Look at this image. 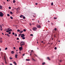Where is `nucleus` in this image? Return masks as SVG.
<instances>
[{
    "mask_svg": "<svg viewBox=\"0 0 65 65\" xmlns=\"http://www.w3.org/2000/svg\"><path fill=\"white\" fill-rule=\"evenodd\" d=\"M25 45V42H24L22 41L20 43V45L21 46H22L23 45Z\"/></svg>",
    "mask_w": 65,
    "mask_h": 65,
    "instance_id": "obj_1",
    "label": "nucleus"
},
{
    "mask_svg": "<svg viewBox=\"0 0 65 65\" xmlns=\"http://www.w3.org/2000/svg\"><path fill=\"white\" fill-rule=\"evenodd\" d=\"M4 15V14L2 12H0V17H2L3 15Z\"/></svg>",
    "mask_w": 65,
    "mask_h": 65,
    "instance_id": "obj_2",
    "label": "nucleus"
},
{
    "mask_svg": "<svg viewBox=\"0 0 65 65\" xmlns=\"http://www.w3.org/2000/svg\"><path fill=\"white\" fill-rule=\"evenodd\" d=\"M37 27L38 28H41V26L38 24L37 25Z\"/></svg>",
    "mask_w": 65,
    "mask_h": 65,
    "instance_id": "obj_3",
    "label": "nucleus"
},
{
    "mask_svg": "<svg viewBox=\"0 0 65 65\" xmlns=\"http://www.w3.org/2000/svg\"><path fill=\"white\" fill-rule=\"evenodd\" d=\"M37 29V28L36 27H34L32 28V30H33L34 31H36Z\"/></svg>",
    "mask_w": 65,
    "mask_h": 65,
    "instance_id": "obj_4",
    "label": "nucleus"
},
{
    "mask_svg": "<svg viewBox=\"0 0 65 65\" xmlns=\"http://www.w3.org/2000/svg\"><path fill=\"white\" fill-rule=\"evenodd\" d=\"M21 37H25V35L24 34H22L21 35Z\"/></svg>",
    "mask_w": 65,
    "mask_h": 65,
    "instance_id": "obj_5",
    "label": "nucleus"
},
{
    "mask_svg": "<svg viewBox=\"0 0 65 65\" xmlns=\"http://www.w3.org/2000/svg\"><path fill=\"white\" fill-rule=\"evenodd\" d=\"M19 49L20 51H22V50H23V47H22V46H21V47H19Z\"/></svg>",
    "mask_w": 65,
    "mask_h": 65,
    "instance_id": "obj_6",
    "label": "nucleus"
},
{
    "mask_svg": "<svg viewBox=\"0 0 65 65\" xmlns=\"http://www.w3.org/2000/svg\"><path fill=\"white\" fill-rule=\"evenodd\" d=\"M11 53L12 54H14V52L13 51H12L11 52Z\"/></svg>",
    "mask_w": 65,
    "mask_h": 65,
    "instance_id": "obj_7",
    "label": "nucleus"
},
{
    "mask_svg": "<svg viewBox=\"0 0 65 65\" xmlns=\"http://www.w3.org/2000/svg\"><path fill=\"white\" fill-rule=\"evenodd\" d=\"M15 57L16 58H17V57H18V55H17V54H16L15 55Z\"/></svg>",
    "mask_w": 65,
    "mask_h": 65,
    "instance_id": "obj_8",
    "label": "nucleus"
},
{
    "mask_svg": "<svg viewBox=\"0 0 65 65\" xmlns=\"http://www.w3.org/2000/svg\"><path fill=\"white\" fill-rule=\"evenodd\" d=\"M23 31L22 30V31H20V33H23Z\"/></svg>",
    "mask_w": 65,
    "mask_h": 65,
    "instance_id": "obj_9",
    "label": "nucleus"
},
{
    "mask_svg": "<svg viewBox=\"0 0 65 65\" xmlns=\"http://www.w3.org/2000/svg\"><path fill=\"white\" fill-rule=\"evenodd\" d=\"M2 8V6H0V9H1Z\"/></svg>",
    "mask_w": 65,
    "mask_h": 65,
    "instance_id": "obj_10",
    "label": "nucleus"
},
{
    "mask_svg": "<svg viewBox=\"0 0 65 65\" xmlns=\"http://www.w3.org/2000/svg\"><path fill=\"white\" fill-rule=\"evenodd\" d=\"M4 59L5 60V62L6 63V61L5 60V59H6L5 56H4Z\"/></svg>",
    "mask_w": 65,
    "mask_h": 65,
    "instance_id": "obj_11",
    "label": "nucleus"
},
{
    "mask_svg": "<svg viewBox=\"0 0 65 65\" xmlns=\"http://www.w3.org/2000/svg\"><path fill=\"white\" fill-rule=\"evenodd\" d=\"M26 61H30V59H26Z\"/></svg>",
    "mask_w": 65,
    "mask_h": 65,
    "instance_id": "obj_12",
    "label": "nucleus"
},
{
    "mask_svg": "<svg viewBox=\"0 0 65 65\" xmlns=\"http://www.w3.org/2000/svg\"><path fill=\"white\" fill-rule=\"evenodd\" d=\"M13 63L15 65H17V63H16V62H15L14 61L13 62Z\"/></svg>",
    "mask_w": 65,
    "mask_h": 65,
    "instance_id": "obj_13",
    "label": "nucleus"
},
{
    "mask_svg": "<svg viewBox=\"0 0 65 65\" xmlns=\"http://www.w3.org/2000/svg\"><path fill=\"white\" fill-rule=\"evenodd\" d=\"M7 36H8V37H9V36H10V35H9L8 34H7Z\"/></svg>",
    "mask_w": 65,
    "mask_h": 65,
    "instance_id": "obj_14",
    "label": "nucleus"
},
{
    "mask_svg": "<svg viewBox=\"0 0 65 65\" xmlns=\"http://www.w3.org/2000/svg\"><path fill=\"white\" fill-rule=\"evenodd\" d=\"M23 19H26V17H24V16H23Z\"/></svg>",
    "mask_w": 65,
    "mask_h": 65,
    "instance_id": "obj_15",
    "label": "nucleus"
},
{
    "mask_svg": "<svg viewBox=\"0 0 65 65\" xmlns=\"http://www.w3.org/2000/svg\"><path fill=\"white\" fill-rule=\"evenodd\" d=\"M10 14H12L13 13H12V12L10 11Z\"/></svg>",
    "mask_w": 65,
    "mask_h": 65,
    "instance_id": "obj_16",
    "label": "nucleus"
},
{
    "mask_svg": "<svg viewBox=\"0 0 65 65\" xmlns=\"http://www.w3.org/2000/svg\"><path fill=\"white\" fill-rule=\"evenodd\" d=\"M3 42V41L2 40H0V43H2V42Z\"/></svg>",
    "mask_w": 65,
    "mask_h": 65,
    "instance_id": "obj_17",
    "label": "nucleus"
},
{
    "mask_svg": "<svg viewBox=\"0 0 65 65\" xmlns=\"http://www.w3.org/2000/svg\"><path fill=\"white\" fill-rule=\"evenodd\" d=\"M47 59H48V60H51V59H50V58H49V57H47Z\"/></svg>",
    "mask_w": 65,
    "mask_h": 65,
    "instance_id": "obj_18",
    "label": "nucleus"
},
{
    "mask_svg": "<svg viewBox=\"0 0 65 65\" xmlns=\"http://www.w3.org/2000/svg\"><path fill=\"white\" fill-rule=\"evenodd\" d=\"M11 31H12V29H10L9 30V32H11Z\"/></svg>",
    "mask_w": 65,
    "mask_h": 65,
    "instance_id": "obj_19",
    "label": "nucleus"
},
{
    "mask_svg": "<svg viewBox=\"0 0 65 65\" xmlns=\"http://www.w3.org/2000/svg\"><path fill=\"white\" fill-rule=\"evenodd\" d=\"M54 29L55 31H56V30H57V29L56 28H54Z\"/></svg>",
    "mask_w": 65,
    "mask_h": 65,
    "instance_id": "obj_20",
    "label": "nucleus"
},
{
    "mask_svg": "<svg viewBox=\"0 0 65 65\" xmlns=\"http://www.w3.org/2000/svg\"><path fill=\"white\" fill-rule=\"evenodd\" d=\"M10 28H8V30L9 31V30H10Z\"/></svg>",
    "mask_w": 65,
    "mask_h": 65,
    "instance_id": "obj_21",
    "label": "nucleus"
},
{
    "mask_svg": "<svg viewBox=\"0 0 65 65\" xmlns=\"http://www.w3.org/2000/svg\"><path fill=\"white\" fill-rule=\"evenodd\" d=\"M23 31H24V32H26V30L25 29H24L23 30Z\"/></svg>",
    "mask_w": 65,
    "mask_h": 65,
    "instance_id": "obj_22",
    "label": "nucleus"
},
{
    "mask_svg": "<svg viewBox=\"0 0 65 65\" xmlns=\"http://www.w3.org/2000/svg\"><path fill=\"white\" fill-rule=\"evenodd\" d=\"M10 59V60H12V59H13V58H11V57H10L9 58Z\"/></svg>",
    "mask_w": 65,
    "mask_h": 65,
    "instance_id": "obj_23",
    "label": "nucleus"
},
{
    "mask_svg": "<svg viewBox=\"0 0 65 65\" xmlns=\"http://www.w3.org/2000/svg\"><path fill=\"white\" fill-rule=\"evenodd\" d=\"M13 3H15V0L13 1Z\"/></svg>",
    "mask_w": 65,
    "mask_h": 65,
    "instance_id": "obj_24",
    "label": "nucleus"
},
{
    "mask_svg": "<svg viewBox=\"0 0 65 65\" xmlns=\"http://www.w3.org/2000/svg\"><path fill=\"white\" fill-rule=\"evenodd\" d=\"M6 32L8 33V32H9V31L8 30L6 31Z\"/></svg>",
    "mask_w": 65,
    "mask_h": 65,
    "instance_id": "obj_25",
    "label": "nucleus"
},
{
    "mask_svg": "<svg viewBox=\"0 0 65 65\" xmlns=\"http://www.w3.org/2000/svg\"><path fill=\"white\" fill-rule=\"evenodd\" d=\"M21 34H19V37H20V36H21Z\"/></svg>",
    "mask_w": 65,
    "mask_h": 65,
    "instance_id": "obj_26",
    "label": "nucleus"
},
{
    "mask_svg": "<svg viewBox=\"0 0 65 65\" xmlns=\"http://www.w3.org/2000/svg\"><path fill=\"white\" fill-rule=\"evenodd\" d=\"M20 18H22L23 17V15H21L20 16Z\"/></svg>",
    "mask_w": 65,
    "mask_h": 65,
    "instance_id": "obj_27",
    "label": "nucleus"
},
{
    "mask_svg": "<svg viewBox=\"0 0 65 65\" xmlns=\"http://www.w3.org/2000/svg\"><path fill=\"white\" fill-rule=\"evenodd\" d=\"M45 64V62H44L42 63V65H44V64Z\"/></svg>",
    "mask_w": 65,
    "mask_h": 65,
    "instance_id": "obj_28",
    "label": "nucleus"
},
{
    "mask_svg": "<svg viewBox=\"0 0 65 65\" xmlns=\"http://www.w3.org/2000/svg\"><path fill=\"white\" fill-rule=\"evenodd\" d=\"M21 30H20L19 29H18L17 30V32H20Z\"/></svg>",
    "mask_w": 65,
    "mask_h": 65,
    "instance_id": "obj_29",
    "label": "nucleus"
},
{
    "mask_svg": "<svg viewBox=\"0 0 65 65\" xmlns=\"http://www.w3.org/2000/svg\"><path fill=\"white\" fill-rule=\"evenodd\" d=\"M32 60H33V61H35V60L33 58H32Z\"/></svg>",
    "mask_w": 65,
    "mask_h": 65,
    "instance_id": "obj_30",
    "label": "nucleus"
},
{
    "mask_svg": "<svg viewBox=\"0 0 65 65\" xmlns=\"http://www.w3.org/2000/svg\"><path fill=\"white\" fill-rule=\"evenodd\" d=\"M22 39H25V37H23L22 38Z\"/></svg>",
    "mask_w": 65,
    "mask_h": 65,
    "instance_id": "obj_31",
    "label": "nucleus"
},
{
    "mask_svg": "<svg viewBox=\"0 0 65 65\" xmlns=\"http://www.w3.org/2000/svg\"><path fill=\"white\" fill-rule=\"evenodd\" d=\"M10 18L11 19H13V18H12V17H11Z\"/></svg>",
    "mask_w": 65,
    "mask_h": 65,
    "instance_id": "obj_32",
    "label": "nucleus"
},
{
    "mask_svg": "<svg viewBox=\"0 0 65 65\" xmlns=\"http://www.w3.org/2000/svg\"><path fill=\"white\" fill-rule=\"evenodd\" d=\"M7 16H8V17H9V16H10L9 14H7Z\"/></svg>",
    "mask_w": 65,
    "mask_h": 65,
    "instance_id": "obj_33",
    "label": "nucleus"
},
{
    "mask_svg": "<svg viewBox=\"0 0 65 65\" xmlns=\"http://www.w3.org/2000/svg\"><path fill=\"white\" fill-rule=\"evenodd\" d=\"M15 36H17V34H15Z\"/></svg>",
    "mask_w": 65,
    "mask_h": 65,
    "instance_id": "obj_34",
    "label": "nucleus"
},
{
    "mask_svg": "<svg viewBox=\"0 0 65 65\" xmlns=\"http://www.w3.org/2000/svg\"><path fill=\"white\" fill-rule=\"evenodd\" d=\"M7 50V47H6L5 48V50Z\"/></svg>",
    "mask_w": 65,
    "mask_h": 65,
    "instance_id": "obj_35",
    "label": "nucleus"
},
{
    "mask_svg": "<svg viewBox=\"0 0 65 65\" xmlns=\"http://www.w3.org/2000/svg\"><path fill=\"white\" fill-rule=\"evenodd\" d=\"M51 5H53V3L52 2L51 3Z\"/></svg>",
    "mask_w": 65,
    "mask_h": 65,
    "instance_id": "obj_36",
    "label": "nucleus"
},
{
    "mask_svg": "<svg viewBox=\"0 0 65 65\" xmlns=\"http://www.w3.org/2000/svg\"><path fill=\"white\" fill-rule=\"evenodd\" d=\"M55 50H57V47H55L54 48Z\"/></svg>",
    "mask_w": 65,
    "mask_h": 65,
    "instance_id": "obj_37",
    "label": "nucleus"
},
{
    "mask_svg": "<svg viewBox=\"0 0 65 65\" xmlns=\"http://www.w3.org/2000/svg\"><path fill=\"white\" fill-rule=\"evenodd\" d=\"M9 9H11V7H9Z\"/></svg>",
    "mask_w": 65,
    "mask_h": 65,
    "instance_id": "obj_38",
    "label": "nucleus"
},
{
    "mask_svg": "<svg viewBox=\"0 0 65 65\" xmlns=\"http://www.w3.org/2000/svg\"><path fill=\"white\" fill-rule=\"evenodd\" d=\"M13 35H14V32H13L12 33Z\"/></svg>",
    "mask_w": 65,
    "mask_h": 65,
    "instance_id": "obj_39",
    "label": "nucleus"
},
{
    "mask_svg": "<svg viewBox=\"0 0 65 65\" xmlns=\"http://www.w3.org/2000/svg\"><path fill=\"white\" fill-rule=\"evenodd\" d=\"M2 38H0V40H2Z\"/></svg>",
    "mask_w": 65,
    "mask_h": 65,
    "instance_id": "obj_40",
    "label": "nucleus"
},
{
    "mask_svg": "<svg viewBox=\"0 0 65 65\" xmlns=\"http://www.w3.org/2000/svg\"><path fill=\"white\" fill-rule=\"evenodd\" d=\"M0 27H0V28H2V25H0Z\"/></svg>",
    "mask_w": 65,
    "mask_h": 65,
    "instance_id": "obj_41",
    "label": "nucleus"
},
{
    "mask_svg": "<svg viewBox=\"0 0 65 65\" xmlns=\"http://www.w3.org/2000/svg\"><path fill=\"white\" fill-rule=\"evenodd\" d=\"M51 25H54V24L53 23H51Z\"/></svg>",
    "mask_w": 65,
    "mask_h": 65,
    "instance_id": "obj_42",
    "label": "nucleus"
},
{
    "mask_svg": "<svg viewBox=\"0 0 65 65\" xmlns=\"http://www.w3.org/2000/svg\"><path fill=\"white\" fill-rule=\"evenodd\" d=\"M33 52V50H31V52H30L31 53H32V52Z\"/></svg>",
    "mask_w": 65,
    "mask_h": 65,
    "instance_id": "obj_43",
    "label": "nucleus"
},
{
    "mask_svg": "<svg viewBox=\"0 0 65 65\" xmlns=\"http://www.w3.org/2000/svg\"><path fill=\"white\" fill-rule=\"evenodd\" d=\"M33 34H32L30 35V36H33Z\"/></svg>",
    "mask_w": 65,
    "mask_h": 65,
    "instance_id": "obj_44",
    "label": "nucleus"
},
{
    "mask_svg": "<svg viewBox=\"0 0 65 65\" xmlns=\"http://www.w3.org/2000/svg\"><path fill=\"white\" fill-rule=\"evenodd\" d=\"M8 34H11V32H9L8 33Z\"/></svg>",
    "mask_w": 65,
    "mask_h": 65,
    "instance_id": "obj_45",
    "label": "nucleus"
},
{
    "mask_svg": "<svg viewBox=\"0 0 65 65\" xmlns=\"http://www.w3.org/2000/svg\"><path fill=\"white\" fill-rule=\"evenodd\" d=\"M54 19H57V18H56L54 17Z\"/></svg>",
    "mask_w": 65,
    "mask_h": 65,
    "instance_id": "obj_46",
    "label": "nucleus"
},
{
    "mask_svg": "<svg viewBox=\"0 0 65 65\" xmlns=\"http://www.w3.org/2000/svg\"><path fill=\"white\" fill-rule=\"evenodd\" d=\"M17 40H19V38H17Z\"/></svg>",
    "mask_w": 65,
    "mask_h": 65,
    "instance_id": "obj_47",
    "label": "nucleus"
},
{
    "mask_svg": "<svg viewBox=\"0 0 65 65\" xmlns=\"http://www.w3.org/2000/svg\"><path fill=\"white\" fill-rule=\"evenodd\" d=\"M38 4V3H36V4H35V5H37Z\"/></svg>",
    "mask_w": 65,
    "mask_h": 65,
    "instance_id": "obj_48",
    "label": "nucleus"
},
{
    "mask_svg": "<svg viewBox=\"0 0 65 65\" xmlns=\"http://www.w3.org/2000/svg\"><path fill=\"white\" fill-rule=\"evenodd\" d=\"M54 37H56V35H55L54 36Z\"/></svg>",
    "mask_w": 65,
    "mask_h": 65,
    "instance_id": "obj_49",
    "label": "nucleus"
},
{
    "mask_svg": "<svg viewBox=\"0 0 65 65\" xmlns=\"http://www.w3.org/2000/svg\"><path fill=\"white\" fill-rule=\"evenodd\" d=\"M34 55H35V56H36V57H37V55H36V54H34Z\"/></svg>",
    "mask_w": 65,
    "mask_h": 65,
    "instance_id": "obj_50",
    "label": "nucleus"
},
{
    "mask_svg": "<svg viewBox=\"0 0 65 65\" xmlns=\"http://www.w3.org/2000/svg\"><path fill=\"white\" fill-rule=\"evenodd\" d=\"M25 55V53H24L23 54V55H22V56H24Z\"/></svg>",
    "mask_w": 65,
    "mask_h": 65,
    "instance_id": "obj_51",
    "label": "nucleus"
},
{
    "mask_svg": "<svg viewBox=\"0 0 65 65\" xmlns=\"http://www.w3.org/2000/svg\"><path fill=\"white\" fill-rule=\"evenodd\" d=\"M13 48H14V49H15V47H13Z\"/></svg>",
    "mask_w": 65,
    "mask_h": 65,
    "instance_id": "obj_52",
    "label": "nucleus"
},
{
    "mask_svg": "<svg viewBox=\"0 0 65 65\" xmlns=\"http://www.w3.org/2000/svg\"><path fill=\"white\" fill-rule=\"evenodd\" d=\"M31 55H32V54L31 53L30 54V56H31Z\"/></svg>",
    "mask_w": 65,
    "mask_h": 65,
    "instance_id": "obj_53",
    "label": "nucleus"
},
{
    "mask_svg": "<svg viewBox=\"0 0 65 65\" xmlns=\"http://www.w3.org/2000/svg\"><path fill=\"white\" fill-rule=\"evenodd\" d=\"M1 31H2V29L1 28Z\"/></svg>",
    "mask_w": 65,
    "mask_h": 65,
    "instance_id": "obj_54",
    "label": "nucleus"
},
{
    "mask_svg": "<svg viewBox=\"0 0 65 65\" xmlns=\"http://www.w3.org/2000/svg\"><path fill=\"white\" fill-rule=\"evenodd\" d=\"M41 42V43H43V41H42Z\"/></svg>",
    "mask_w": 65,
    "mask_h": 65,
    "instance_id": "obj_55",
    "label": "nucleus"
},
{
    "mask_svg": "<svg viewBox=\"0 0 65 65\" xmlns=\"http://www.w3.org/2000/svg\"><path fill=\"white\" fill-rule=\"evenodd\" d=\"M1 55H2V54H3V53H1Z\"/></svg>",
    "mask_w": 65,
    "mask_h": 65,
    "instance_id": "obj_56",
    "label": "nucleus"
},
{
    "mask_svg": "<svg viewBox=\"0 0 65 65\" xmlns=\"http://www.w3.org/2000/svg\"><path fill=\"white\" fill-rule=\"evenodd\" d=\"M32 21H34V19H32Z\"/></svg>",
    "mask_w": 65,
    "mask_h": 65,
    "instance_id": "obj_57",
    "label": "nucleus"
},
{
    "mask_svg": "<svg viewBox=\"0 0 65 65\" xmlns=\"http://www.w3.org/2000/svg\"><path fill=\"white\" fill-rule=\"evenodd\" d=\"M10 65H12V64L11 63H10Z\"/></svg>",
    "mask_w": 65,
    "mask_h": 65,
    "instance_id": "obj_58",
    "label": "nucleus"
},
{
    "mask_svg": "<svg viewBox=\"0 0 65 65\" xmlns=\"http://www.w3.org/2000/svg\"><path fill=\"white\" fill-rule=\"evenodd\" d=\"M2 34L3 35H4V34L3 33H2Z\"/></svg>",
    "mask_w": 65,
    "mask_h": 65,
    "instance_id": "obj_59",
    "label": "nucleus"
},
{
    "mask_svg": "<svg viewBox=\"0 0 65 65\" xmlns=\"http://www.w3.org/2000/svg\"><path fill=\"white\" fill-rule=\"evenodd\" d=\"M19 53H20V54H21V52H20V51L19 52Z\"/></svg>",
    "mask_w": 65,
    "mask_h": 65,
    "instance_id": "obj_60",
    "label": "nucleus"
},
{
    "mask_svg": "<svg viewBox=\"0 0 65 65\" xmlns=\"http://www.w3.org/2000/svg\"><path fill=\"white\" fill-rule=\"evenodd\" d=\"M17 42H18V43H19V41H18Z\"/></svg>",
    "mask_w": 65,
    "mask_h": 65,
    "instance_id": "obj_61",
    "label": "nucleus"
},
{
    "mask_svg": "<svg viewBox=\"0 0 65 65\" xmlns=\"http://www.w3.org/2000/svg\"><path fill=\"white\" fill-rule=\"evenodd\" d=\"M16 54H18V53H16Z\"/></svg>",
    "mask_w": 65,
    "mask_h": 65,
    "instance_id": "obj_62",
    "label": "nucleus"
},
{
    "mask_svg": "<svg viewBox=\"0 0 65 65\" xmlns=\"http://www.w3.org/2000/svg\"><path fill=\"white\" fill-rule=\"evenodd\" d=\"M2 64L3 65H4V63H2Z\"/></svg>",
    "mask_w": 65,
    "mask_h": 65,
    "instance_id": "obj_63",
    "label": "nucleus"
},
{
    "mask_svg": "<svg viewBox=\"0 0 65 65\" xmlns=\"http://www.w3.org/2000/svg\"><path fill=\"white\" fill-rule=\"evenodd\" d=\"M33 17H35V16H34V15H33Z\"/></svg>",
    "mask_w": 65,
    "mask_h": 65,
    "instance_id": "obj_64",
    "label": "nucleus"
}]
</instances>
